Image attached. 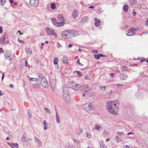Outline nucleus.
I'll list each match as a JSON object with an SVG mask.
<instances>
[{"instance_id":"obj_47","label":"nucleus","mask_w":148,"mask_h":148,"mask_svg":"<svg viewBox=\"0 0 148 148\" xmlns=\"http://www.w3.org/2000/svg\"><path fill=\"white\" fill-rule=\"evenodd\" d=\"M68 148H74V146L73 145L70 144L68 147Z\"/></svg>"},{"instance_id":"obj_52","label":"nucleus","mask_w":148,"mask_h":148,"mask_svg":"<svg viewBox=\"0 0 148 148\" xmlns=\"http://www.w3.org/2000/svg\"><path fill=\"white\" fill-rule=\"evenodd\" d=\"M103 134L105 135H107L108 134V133L106 131V130H104L103 131Z\"/></svg>"},{"instance_id":"obj_42","label":"nucleus","mask_w":148,"mask_h":148,"mask_svg":"<svg viewBox=\"0 0 148 148\" xmlns=\"http://www.w3.org/2000/svg\"><path fill=\"white\" fill-rule=\"evenodd\" d=\"M18 41L21 43L24 44L25 43L23 40H20L19 38H18Z\"/></svg>"},{"instance_id":"obj_40","label":"nucleus","mask_w":148,"mask_h":148,"mask_svg":"<svg viewBox=\"0 0 148 148\" xmlns=\"http://www.w3.org/2000/svg\"><path fill=\"white\" fill-rule=\"evenodd\" d=\"M136 1L137 0H130V2L131 4H134L136 3Z\"/></svg>"},{"instance_id":"obj_46","label":"nucleus","mask_w":148,"mask_h":148,"mask_svg":"<svg viewBox=\"0 0 148 148\" xmlns=\"http://www.w3.org/2000/svg\"><path fill=\"white\" fill-rule=\"evenodd\" d=\"M12 145H13V146H14L16 148H18V143H12Z\"/></svg>"},{"instance_id":"obj_63","label":"nucleus","mask_w":148,"mask_h":148,"mask_svg":"<svg viewBox=\"0 0 148 148\" xmlns=\"http://www.w3.org/2000/svg\"><path fill=\"white\" fill-rule=\"evenodd\" d=\"M4 52V51L2 49V48H1L0 49V52Z\"/></svg>"},{"instance_id":"obj_41","label":"nucleus","mask_w":148,"mask_h":148,"mask_svg":"<svg viewBox=\"0 0 148 148\" xmlns=\"http://www.w3.org/2000/svg\"><path fill=\"white\" fill-rule=\"evenodd\" d=\"M94 56L95 58L97 60L99 59L100 58V56L99 55L95 54L94 55Z\"/></svg>"},{"instance_id":"obj_55","label":"nucleus","mask_w":148,"mask_h":148,"mask_svg":"<svg viewBox=\"0 0 148 148\" xmlns=\"http://www.w3.org/2000/svg\"><path fill=\"white\" fill-rule=\"evenodd\" d=\"M132 13L134 16H135L136 14V12L135 11H133Z\"/></svg>"},{"instance_id":"obj_22","label":"nucleus","mask_w":148,"mask_h":148,"mask_svg":"<svg viewBox=\"0 0 148 148\" xmlns=\"http://www.w3.org/2000/svg\"><path fill=\"white\" fill-rule=\"evenodd\" d=\"M101 126L99 125H96L95 126L93 130H96L99 131Z\"/></svg>"},{"instance_id":"obj_54","label":"nucleus","mask_w":148,"mask_h":148,"mask_svg":"<svg viewBox=\"0 0 148 148\" xmlns=\"http://www.w3.org/2000/svg\"><path fill=\"white\" fill-rule=\"evenodd\" d=\"M28 117L30 118H31L32 117V114L31 113H29V112H28Z\"/></svg>"},{"instance_id":"obj_20","label":"nucleus","mask_w":148,"mask_h":148,"mask_svg":"<svg viewBox=\"0 0 148 148\" xmlns=\"http://www.w3.org/2000/svg\"><path fill=\"white\" fill-rule=\"evenodd\" d=\"M82 87L83 88L85 92H87V91L90 89V88L87 85H83V86H82Z\"/></svg>"},{"instance_id":"obj_13","label":"nucleus","mask_w":148,"mask_h":148,"mask_svg":"<svg viewBox=\"0 0 148 148\" xmlns=\"http://www.w3.org/2000/svg\"><path fill=\"white\" fill-rule=\"evenodd\" d=\"M34 139L35 142L37 143L38 145L39 146H41L42 144L41 140L36 136H34Z\"/></svg>"},{"instance_id":"obj_7","label":"nucleus","mask_w":148,"mask_h":148,"mask_svg":"<svg viewBox=\"0 0 148 148\" xmlns=\"http://www.w3.org/2000/svg\"><path fill=\"white\" fill-rule=\"evenodd\" d=\"M69 31L66 30L63 31L62 33V36L65 39H69Z\"/></svg>"},{"instance_id":"obj_62","label":"nucleus","mask_w":148,"mask_h":148,"mask_svg":"<svg viewBox=\"0 0 148 148\" xmlns=\"http://www.w3.org/2000/svg\"><path fill=\"white\" fill-rule=\"evenodd\" d=\"M73 140L76 143H78V141L77 140H75V139H73Z\"/></svg>"},{"instance_id":"obj_34","label":"nucleus","mask_w":148,"mask_h":148,"mask_svg":"<svg viewBox=\"0 0 148 148\" xmlns=\"http://www.w3.org/2000/svg\"><path fill=\"white\" fill-rule=\"evenodd\" d=\"M29 81H34L36 82H37L38 81V79L36 78H29Z\"/></svg>"},{"instance_id":"obj_21","label":"nucleus","mask_w":148,"mask_h":148,"mask_svg":"<svg viewBox=\"0 0 148 148\" xmlns=\"http://www.w3.org/2000/svg\"><path fill=\"white\" fill-rule=\"evenodd\" d=\"M88 20V18L87 16H84L83 17L82 19V23H85Z\"/></svg>"},{"instance_id":"obj_1","label":"nucleus","mask_w":148,"mask_h":148,"mask_svg":"<svg viewBox=\"0 0 148 148\" xmlns=\"http://www.w3.org/2000/svg\"><path fill=\"white\" fill-rule=\"evenodd\" d=\"M119 105L118 101H110L107 102L106 106L109 113L116 115L118 114Z\"/></svg>"},{"instance_id":"obj_29","label":"nucleus","mask_w":148,"mask_h":148,"mask_svg":"<svg viewBox=\"0 0 148 148\" xmlns=\"http://www.w3.org/2000/svg\"><path fill=\"white\" fill-rule=\"evenodd\" d=\"M93 95V93L91 92H86V96L88 97H92Z\"/></svg>"},{"instance_id":"obj_18","label":"nucleus","mask_w":148,"mask_h":148,"mask_svg":"<svg viewBox=\"0 0 148 148\" xmlns=\"http://www.w3.org/2000/svg\"><path fill=\"white\" fill-rule=\"evenodd\" d=\"M56 119L57 123H60V119L59 116L58 115V113L57 111L56 112Z\"/></svg>"},{"instance_id":"obj_56","label":"nucleus","mask_w":148,"mask_h":148,"mask_svg":"<svg viewBox=\"0 0 148 148\" xmlns=\"http://www.w3.org/2000/svg\"><path fill=\"white\" fill-rule=\"evenodd\" d=\"M89 77H88L87 76V75H86L85 77V79H89Z\"/></svg>"},{"instance_id":"obj_25","label":"nucleus","mask_w":148,"mask_h":148,"mask_svg":"<svg viewBox=\"0 0 148 148\" xmlns=\"http://www.w3.org/2000/svg\"><path fill=\"white\" fill-rule=\"evenodd\" d=\"M128 6L127 5L125 4L124 5L123 8L125 12H127L128 11Z\"/></svg>"},{"instance_id":"obj_19","label":"nucleus","mask_w":148,"mask_h":148,"mask_svg":"<svg viewBox=\"0 0 148 148\" xmlns=\"http://www.w3.org/2000/svg\"><path fill=\"white\" fill-rule=\"evenodd\" d=\"M94 20L95 21V25L96 27H98L100 23V21L99 19H97L96 18H94Z\"/></svg>"},{"instance_id":"obj_23","label":"nucleus","mask_w":148,"mask_h":148,"mask_svg":"<svg viewBox=\"0 0 148 148\" xmlns=\"http://www.w3.org/2000/svg\"><path fill=\"white\" fill-rule=\"evenodd\" d=\"M56 80L54 79H51L50 80V84L51 86L54 87L56 84Z\"/></svg>"},{"instance_id":"obj_2","label":"nucleus","mask_w":148,"mask_h":148,"mask_svg":"<svg viewBox=\"0 0 148 148\" xmlns=\"http://www.w3.org/2000/svg\"><path fill=\"white\" fill-rule=\"evenodd\" d=\"M62 90L63 98L64 102L67 104L71 103L70 97L69 94L68 88L65 85H63Z\"/></svg>"},{"instance_id":"obj_14","label":"nucleus","mask_w":148,"mask_h":148,"mask_svg":"<svg viewBox=\"0 0 148 148\" xmlns=\"http://www.w3.org/2000/svg\"><path fill=\"white\" fill-rule=\"evenodd\" d=\"M58 18L60 22H64V24L65 23V20L63 18V15L62 14H59L58 16Z\"/></svg>"},{"instance_id":"obj_60","label":"nucleus","mask_w":148,"mask_h":148,"mask_svg":"<svg viewBox=\"0 0 148 148\" xmlns=\"http://www.w3.org/2000/svg\"><path fill=\"white\" fill-rule=\"evenodd\" d=\"M86 92H85V93L83 94L82 96L83 97H84L85 95L86 96Z\"/></svg>"},{"instance_id":"obj_59","label":"nucleus","mask_w":148,"mask_h":148,"mask_svg":"<svg viewBox=\"0 0 148 148\" xmlns=\"http://www.w3.org/2000/svg\"><path fill=\"white\" fill-rule=\"evenodd\" d=\"M73 46V45L71 44H70L69 45H68V47H69V48H71V47H72Z\"/></svg>"},{"instance_id":"obj_45","label":"nucleus","mask_w":148,"mask_h":148,"mask_svg":"<svg viewBox=\"0 0 148 148\" xmlns=\"http://www.w3.org/2000/svg\"><path fill=\"white\" fill-rule=\"evenodd\" d=\"M77 63L80 66H83V65L81 63L79 62V58H78L77 60Z\"/></svg>"},{"instance_id":"obj_36","label":"nucleus","mask_w":148,"mask_h":148,"mask_svg":"<svg viewBox=\"0 0 148 148\" xmlns=\"http://www.w3.org/2000/svg\"><path fill=\"white\" fill-rule=\"evenodd\" d=\"M117 133L118 135L120 136H124L125 135L123 132H118Z\"/></svg>"},{"instance_id":"obj_53","label":"nucleus","mask_w":148,"mask_h":148,"mask_svg":"<svg viewBox=\"0 0 148 148\" xmlns=\"http://www.w3.org/2000/svg\"><path fill=\"white\" fill-rule=\"evenodd\" d=\"M3 32L2 27L1 26H0V33H1Z\"/></svg>"},{"instance_id":"obj_43","label":"nucleus","mask_w":148,"mask_h":148,"mask_svg":"<svg viewBox=\"0 0 148 148\" xmlns=\"http://www.w3.org/2000/svg\"><path fill=\"white\" fill-rule=\"evenodd\" d=\"M127 68L125 66H123L121 67V69L123 71H125L127 70Z\"/></svg>"},{"instance_id":"obj_39","label":"nucleus","mask_w":148,"mask_h":148,"mask_svg":"<svg viewBox=\"0 0 148 148\" xmlns=\"http://www.w3.org/2000/svg\"><path fill=\"white\" fill-rule=\"evenodd\" d=\"M106 86L102 87V86H99V89L100 90H103V91H104L106 90Z\"/></svg>"},{"instance_id":"obj_58","label":"nucleus","mask_w":148,"mask_h":148,"mask_svg":"<svg viewBox=\"0 0 148 148\" xmlns=\"http://www.w3.org/2000/svg\"><path fill=\"white\" fill-rule=\"evenodd\" d=\"M148 33V32H144V33H143L141 35V36H142V35L143 34H147Z\"/></svg>"},{"instance_id":"obj_38","label":"nucleus","mask_w":148,"mask_h":148,"mask_svg":"<svg viewBox=\"0 0 148 148\" xmlns=\"http://www.w3.org/2000/svg\"><path fill=\"white\" fill-rule=\"evenodd\" d=\"M86 136L88 138H91V135L88 132H86Z\"/></svg>"},{"instance_id":"obj_24","label":"nucleus","mask_w":148,"mask_h":148,"mask_svg":"<svg viewBox=\"0 0 148 148\" xmlns=\"http://www.w3.org/2000/svg\"><path fill=\"white\" fill-rule=\"evenodd\" d=\"M43 125H44V129L45 130H46L47 129V125L48 123L46 122V121L45 120L43 121Z\"/></svg>"},{"instance_id":"obj_49","label":"nucleus","mask_w":148,"mask_h":148,"mask_svg":"<svg viewBox=\"0 0 148 148\" xmlns=\"http://www.w3.org/2000/svg\"><path fill=\"white\" fill-rule=\"evenodd\" d=\"M101 148H106V146L105 145H103L100 146Z\"/></svg>"},{"instance_id":"obj_30","label":"nucleus","mask_w":148,"mask_h":148,"mask_svg":"<svg viewBox=\"0 0 148 148\" xmlns=\"http://www.w3.org/2000/svg\"><path fill=\"white\" fill-rule=\"evenodd\" d=\"M58 58L57 57H55L54 59L53 63L55 65L57 64L58 63Z\"/></svg>"},{"instance_id":"obj_26","label":"nucleus","mask_w":148,"mask_h":148,"mask_svg":"<svg viewBox=\"0 0 148 148\" xmlns=\"http://www.w3.org/2000/svg\"><path fill=\"white\" fill-rule=\"evenodd\" d=\"M25 51L28 54H30L32 53L31 49L30 48H26L25 49Z\"/></svg>"},{"instance_id":"obj_27","label":"nucleus","mask_w":148,"mask_h":148,"mask_svg":"<svg viewBox=\"0 0 148 148\" xmlns=\"http://www.w3.org/2000/svg\"><path fill=\"white\" fill-rule=\"evenodd\" d=\"M63 63L67 64L68 62V61L67 58L66 57H64L62 59Z\"/></svg>"},{"instance_id":"obj_8","label":"nucleus","mask_w":148,"mask_h":148,"mask_svg":"<svg viewBox=\"0 0 148 148\" xmlns=\"http://www.w3.org/2000/svg\"><path fill=\"white\" fill-rule=\"evenodd\" d=\"M46 30L47 34L49 35L53 36L55 35V31L53 29H50L47 27L46 28Z\"/></svg>"},{"instance_id":"obj_5","label":"nucleus","mask_w":148,"mask_h":148,"mask_svg":"<svg viewBox=\"0 0 148 148\" xmlns=\"http://www.w3.org/2000/svg\"><path fill=\"white\" fill-rule=\"evenodd\" d=\"M51 21L53 25L56 27H61L64 24V22H58L57 20L54 18H52Z\"/></svg>"},{"instance_id":"obj_12","label":"nucleus","mask_w":148,"mask_h":148,"mask_svg":"<svg viewBox=\"0 0 148 148\" xmlns=\"http://www.w3.org/2000/svg\"><path fill=\"white\" fill-rule=\"evenodd\" d=\"M11 53L10 52L7 51L4 54V56L7 59L10 60L11 59Z\"/></svg>"},{"instance_id":"obj_50","label":"nucleus","mask_w":148,"mask_h":148,"mask_svg":"<svg viewBox=\"0 0 148 148\" xmlns=\"http://www.w3.org/2000/svg\"><path fill=\"white\" fill-rule=\"evenodd\" d=\"M110 76L112 77H114L115 76V74L114 73H111L110 74Z\"/></svg>"},{"instance_id":"obj_3","label":"nucleus","mask_w":148,"mask_h":148,"mask_svg":"<svg viewBox=\"0 0 148 148\" xmlns=\"http://www.w3.org/2000/svg\"><path fill=\"white\" fill-rule=\"evenodd\" d=\"M38 77L40 84L44 87L48 88V85L45 77L41 73L38 74Z\"/></svg>"},{"instance_id":"obj_44","label":"nucleus","mask_w":148,"mask_h":148,"mask_svg":"<svg viewBox=\"0 0 148 148\" xmlns=\"http://www.w3.org/2000/svg\"><path fill=\"white\" fill-rule=\"evenodd\" d=\"M138 28H131V29L133 32V31H136L138 30Z\"/></svg>"},{"instance_id":"obj_31","label":"nucleus","mask_w":148,"mask_h":148,"mask_svg":"<svg viewBox=\"0 0 148 148\" xmlns=\"http://www.w3.org/2000/svg\"><path fill=\"white\" fill-rule=\"evenodd\" d=\"M51 8L53 10L55 9L56 8L55 4L53 3H51Z\"/></svg>"},{"instance_id":"obj_48","label":"nucleus","mask_w":148,"mask_h":148,"mask_svg":"<svg viewBox=\"0 0 148 148\" xmlns=\"http://www.w3.org/2000/svg\"><path fill=\"white\" fill-rule=\"evenodd\" d=\"M145 25L146 26H148V18L146 19V21L145 23Z\"/></svg>"},{"instance_id":"obj_28","label":"nucleus","mask_w":148,"mask_h":148,"mask_svg":"<svg viewBox=\"0 0 148 148\" xmlns=\"http://www.w3.org/2000/svg\"><path fill=\"white\" fill-rule=\"evenodd\" d=\"M82 129L79 127L78 129L77 130V134L78 135H80L82 133Z\"/></svg>"},{"instance_id":"obj_4","label":"nucleus","mask_w":148,"mask_h":148,"mask_svg":"<svg viewBox=\"0 0 148 148\" xmlns=\"http://www.w3.org/2000/svg\"><path fill=\"white\" fill-rule=\"evenodd\" d=\"M82 108L87 112L90 114L93 113V112L94 108L91 103H85L82 106Z\"/></svg>"},{"instance_id":"obj_37","label":"nucleus","mask_w":148,"mask_h":148,"mask_svg":"<svg viewBox=\"0 0 148 148\" xmlns=\"http://www.w3.org/2000/svg\"><path fill=\"white\" fill-rule=\"evenodd\" d=\"M21 140L23 142H27V139L25 136H23Z\"/></svg>"},{"instance_id":"obj_57","label":"nucleus","mask_w":148,"mask_h":148,"mask_svg":"<svg viewBox=\"0 0 148 148\" xmlns=\"http://www.w3.org/2000/svg\"><path fill=\"white\" fill-rule=\"evenodd\" d=\"M122 85L120 84H117V86L118 87H121L122 86Z\"/></svg>"},{"instance_id":"obj_35","label":"nucleus","mask_w":148,"mask_h":148,"mask_svg":"<svg viewBox=\"0 0 148 148\" xmlns=\"http://www.w3.org/2000/svg\"><path fill=\"white\" fill-rule=\"evenodd\" d=\"M39 86L40 85L38 84H35L33 85V87L34 88H38Z\"/></svg>"},{"instance_id":"obj_51","label":"nucleus","mask_w":148,"mask_h":148,"mask_svg":"<svg viewBox=\"0 0 148 148\" xmlns=\"http://www.w3.org/2000/svg\"><path fill=\"white\" fill-rule=\"evenodd\" d=\"M76 72H77V74L78 75H79V76H80L81 75H82V73L80 71H76Z\"/></svg>"},{"instance_id":"obj_33","label":"nucleus","mask_w":148,"mask_h":148,"mask_svg":"<svg viewBox=\"0 0 148 148\" xmlns=\"http://www.w3.org/2000/svg\"><path fill=\"white\" fill-rule=\"evenodd\" d=\"M6 2V0H0V5H3Z\"/></svg>"},{"instance_id":"obj_6","label":"nucleus","mask_w":148,"mask_h":148,"mask_svg":"<svg viewBox=\"0 0 148 148\" xmlns=\"http://www.w3.org/2000/svg\"><path fill=\"white\" fill-rule=\"evenodd\" d=\"M70 87L75 90H77L81 86L79 84H76V83L73 82H71L69 83Z\"/></svg>"},{"instance_id":"obj_10","label":"nucleus","mask_w":148,"mask_h":148,"mask_svg":"<svg viewBox=\"0 0 148 148\" xmlns=\"http://www.w3.org/2000/svg\"><path fill=\"white\" fill-rule=\"evenodd\" d=\"M69 39H71L72 38L76 36L78 33L77 32L75 31H70L69 33Z\"/></svg>"},{"instance_id":"obj_11","label":"nucleus","mask_w":148,"mask_h":148,"mask_svg":"<svg viewBox=\"0 0 148 148\" xmlns=\"http://www.w3.org/2000/svg\"><path fill=\"white\" fill-rule=\"evenodd\" d=\"M38 0H30V3L32 6H37L38 4Z\"/></svg>"},{"instance_id":"obj_61","label":"nucleus","mask_w":148,"mask_h":148,"mask_svg":"<svg viewBox=\"0 0 148 148\" xmlns=\"http://www.w3.org/2000/svg\"><path fill=\"white\" fill-rule=\"evenodd\" d=\"M4 73H3L2 75V79L1 80L2 81L3 79L4 78Z\"/></svg>"},{"instance_id":"obj_17","label":"nucleus","mask_w":148,"mask_h":148,"mask_svg":"<svg viewBox=\"0 0 148 148\" xmlns=\"http://www.w3.org/2000/svg\"><path fill=\"white\" fill-rule=\"evenodd\" d=\"M126 34L127 36H130L134 35L135 33L133 32L132 30H128Z\"/></svg>"},{"instance_id":"obj_9","label":"nucleus","mask_w":148,"mask_h":148,"mask_svg":"<svg viewBox=\"0 0 148 148\" xmlns=\"http://www.w3.org/2000/svg\"><path fill=\"white\" fill-rule=\"evenodd\" d=\"M6 36L5 35L3 36L1 38V42L0 43L2 45H4L5 44H8L9 42V41L8 40L6 41H5Z\"/></svg>"},{"instance_id":"obj_16","label":"nucleus","mask_w":148,"mask_h":148,"mask_svg":"<svg viewBox=\"0 0 148 148\" xmlns=\"http://www.w3.org/2000/svg\"><path fill=\"white\" fill-rule=\"evenodd\" d=\"M77 15L78 13L76 10H73L72 13V16L73 18L75 19L77 16Z\"/></svg>"},{"instance_id":"obj_64","label":"nucleus","mask_w":148,"mask_h":148,"mask_svg":"<svg viewBox=\"0 0 148 148\" xmlns=\"http://www.w3.org/2000/svg\"><path fill=\"white\" fill-rule=\"evenodd\" d=\"M31 140H32V139L31 138H28L27 139V142L29 141H31Z\"/></svg>"},{"instance_id":"obj_32","label":"nucleus","mask_w":148,"mask_h":148,"mask_svg":"<svg viewBox=\"0 0 148 148\" xmlns=\"http://www.w3.org/2000/svg\"><path fill=\"white\" fill-rule=\"evenodd\" d=\"M44 109L45 111L47 113L50 114L51 113V111L48 108H44Z\"/></svg>"},{"instance_id":"obj_15","label":"nucleus","mask_w":148,"mask_h":148,"mask_svg":"<svg viewBox=\"0 0 148 148\" xmlns=\"http://www.w3.org/2000/svg\"><path fill=\"white\" fill-rule=\"evenodd\" d=\"M120 77L121 80H124L127 79V74H121L120 75Z\"/></svg>"}]
</instances>
